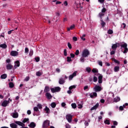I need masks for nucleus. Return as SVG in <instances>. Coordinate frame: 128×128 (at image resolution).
<instances>
[{
  "label": "nucleus",
  "mask_w": 128,
  "mask_h": 128,
  "mask_svg": "<svg viewBox=\"0 0 128 128\" xmlns=\"http://www.w3.org/2000/svg\"><path fill=\"white\" fill-rule=\"evenodd\" d=\"M120 46L121 48H124L123 53L126 54L128 52V44L124 42V44H122Z\"/></svg>",
  "instance_id": "obj_1"
},
{
  "label": "nucleus",
  "mask_w": 128,
  "mask_h": 128,
  "mask_svg": "<svg viewBox=\"0 0 128 128\" xmlns=\"http://www.w3.org/2000/svg\"><path fill=\"white\" fill-rule=\"evenodd\" d=\"M88 56H90V51H88V50H84L82 53V56L83 58H88Z\"/></svg>",
  "instance_id": "obj_2"
},
{
  "label": "nucleus",
  "mask_w": 128,
  "mask_h": 128,
  "mask_svg": "<svg viewBox=\"0 0 128 128\" xmlns=\"http://www.w3.org/2000/svg\"><path fill=\"white\" fill-rule=\"evenodd\" d=\"M60 88L58 86L50 88V90L52 94H54V92H60Z\"/></svg>",
  "instance_id": "obj_3"
},
{
  "label": "nucleus",
  "mask_w": 128,
  "mask_h": 128,
  "mask_svg": "<svg viewBox=\"0 0 128 128\" xmlns=\"http://www.w3.org/2000/svg\"><path fill=\"white\" fill-rule=\"evenodd\" d=\"M48 126H50V120H46L42 124V128H48Z\"/></svg>",
  "instance_id": "obj_4"
},
{
  "label": "nucleus",
  "mask_w": 128,
  "mask_h": 128,
  "mask_svg": "<svg viewBox=\"0 0 128 128\" xmlns=\"http://www.w3.org/2000/svg\"><path fill=\"white\" fill-rule=\"evenodd\" d=\"M94 90L96 92H100L102 88L100 86H96L94 88Z\"/></svg>",
  "instance_id": "obj_5"
},
{
  "label": "nucleus",
  "mask_w": 128,
  "mask_h": 128,
  "mask_svg": "<svg viewBox=\"0 0 128 128\" xmlns=\"http://www.w3.org/2000/svg\"><path fill=\"white\" fill-rule=\"evenodd\" d=\"M66 119L68 122L70 124L72 122V116L70 114H68L66 116Z\"/></svg>",
  "instance_id": "obj_6"
},
{
  "label": "nucleus",
  "mask_w": 128,
  "mask_h": 128,
  "mask_svg": "<svg viewBox=\"0 0 128 128\" xmlns=\"http://www.w3.org/2000/svg\"><path fill=\"white\" fill-rule=\"evenodd\" d=\"M15 124H16L20 126H25V124H24L23 122H21L20 121H15L14 122Z\"/></svg>",
  "instance_id": "obj_7"
},
{
  "label": "nucleus",
  "mask_w": 128,
  "mask_h": 128,
  "mask_svg": "<svg viewBox=\"0 0 128 128\" xmlns=\"http://www.w3.org/2000/svg\"><path fill=\"white\" fill-rule=\"evenodd\" d=\"M10 54L12 56H18V52L16 51H12Z\"/></svg>",
  "instance_id": "obj_8"
},
{
  "label": "nucleus",
  "mask_w": 128,
  "mask_h": 128,
  "mask_svg": "<svg viewBox=\"0 0 128 128\" xmlns=\"http://www.w3.org/2000/svg\"><path fill=\"white\" fill-rule=\"evenodd\" d=\"M45 96L48 100H52V96L50 92H46Z\"/></svg>",
  "instance_id": "obj_9"
},
{
  "label": "nucleus",
  "mask_w": 128,
  "mask_h": 128,
  "mask_svg": "<svg viewBox=\"0 0 128 128\" xmlns=\"http://www.w3.org/2000/svg\"><path fill=\"white\" fill-rule=\"evenodd\" d=\"M12 116L14 118H18V113L14 110V112L12 113Z\"/></svg>",
  "instance_id": "obj_10"
},
{
  "label": "nucleus",
  "mask_w": 128,
  "mask_h": 128,
  "mask_svg": "<svg viewBox=\"0 0 128 128\" xmlns=\"http://www.w3.org/2000/svg\"><path fill=\"white\" fill-rule=\"evenodd\" d=\"M8 104H10V101H7V100H4L2 104V106H4L6 107L8 106Z\"/></svg>",
  "instance_id": "obj_11"
},
{
  "label": "nucleus",
  "mask_w": 128,
  "mask_h": 128,
  "mask_svg": "<svg viewBox=\"0 0 128 128\" xmlns=\"http://www.w3.org/2000/svg\"><path fill=\"white\" fill-rule=\"evenodd\" d=\"M6 68L8 70H12V68H14V66H12V64H8L6 65Z\"/></svg>",
  "instance_id": "obj_12"
},
{
  "label": "nucleus",
  "mask_w": 128,
  "mask_h": 128,
  "mask_svg": "<svg viewBox=\"0 0 128 128\" xmlns=\"http://www.w3.org/2000/svg\"><path fill=\"white\" fill-rule=\"evenodd\" d=\"M36 126V123H34V122H31L28 125V126L31 128H34Z\"/></svg>",
  "instance_id": "obj_13"
},
{
  "label": "nucleus",
  "mask_w": 128,
  "mask_h": 128,
  "mask_svg": "<svg viewBox=\"0 0 128 128\" xmlns=\"http://www.w3.org/2000/svg\"><path fill=\"white\" fill-rule=\"evenodd\" d=\"M99 106H100V104H98V103H97L94 106L91 108L90 110H96V108H98Z\"/></svg>",
  "instance_id": "obj_14"
},
{
  "label": "nucleus",
  "mask_w": 128,
  "mask_h": 128,
  "mask_svg": "<svg viewBox=\"0 0 128 128\" xmlns=\"http://www.w3.org/2000/svg\"><path fill=\"white\" fill-rule=\"evenodd\" d=\"M10 126L12 128H18V125L14 123H12L10 124Z\"/></svg>",
  "instance_id": "obj_15"
},
{
  "label": "nucleus",
  "mask_w": 128,
  "mask_h": 128,
  "mask_svg": "<svg viewBox=\"0 0 128 128\" xmlns=\"http://www.w3.org/2000/svg\"><path fill=\"white\" fill-rule=\"evenodd\" d=\"M50 90V87L48 86H46L44 89V92H48Z\"/></svg>",
  "instance_id": "obj_16"
},
{
  "label": "nucleus",
  "mask_w": 128,
  "mask_h": 128,
  "mask_svg": "<svg viewBox=\"0 0 128 128\" xmlns=\"http://www.w3.org/2000/svg\"><path fill=\"white\" fill-rule=\"evenodd\" d=\"M92 94H90V98H94V96H95L96 98L98 96V94H96V92H94Z\"/></svg>",
  "instance_id": "obj_17"
},
{
  "label": "nucleus",
  "mask_w": 128,
  "mask_h": 128,
  "mask_svg": "<svg viewBox=\"0 0 128 128\" xmlns=\"http://www.w3.org/2000/svg\"><path fill=\"white\" fill-rule=\"evenodd\" d=\"M8 78V75L6 74H4L0 76V78L2 80H6Z\"/></svg>",
  "instance_id": "obj_18"
},
{
  "label": "nucleus",
  "mask_w": 128,
  "mask_h": 128,
  "mask_svg": "<svg viewBox=\"0 0 128 128\" xmlns=\"http://www.w3.org/2000/svg\"><path fill=\"white\" fill-rule=\"evenodd\" d=\"M120 100V98L118 96L114 98V102H118Z\"/></svg>",
  "instance_id": "obj_19"
},
{
  "label": "nucleus",
  "mask_w": 128,
  "mask_h": 128,
  "mask_svg": "<svg viewBox=\"0 0 128 128\" xmlns=\"http://www.w3.org/2000/svg\"><path fill=\"white\" fill-rule=\"evenodd\" d=\"M114 72H120V66H116L114 68Z\"/></svg>",
  "instance_id": "obj_20"
},
{
  "label": "nucleus",
  "mask_w": 128,
  "mask_h": 128,
  "mask_svg": "<svg viewBox=\"0 0 128 128\" xmlns=\"http://www.w3.org/2000/svg\"><path fill=\"white\" fill-rule=\"evenodd\" d=\"M60 84H64V82H66V81H64V79L62 78H60L59 80V82H58Z\"/></svg>",
  "instance_id": "obj_21"
},
{
  "label": "nucleus",
  "mask_w": 128,
  "mask_h": 128,
  "mask_svg": "<svg viewBox=\"0 0 128 128\" xmlns=\"http://www.w3.org/2000/svg\"><path fill=\"white\" fill-rule=\"evenodd\" d=\"M112 48L113 50H116V48H118V46H116V44H113L112 46Z\"/></svg>",
  "instance_id": "obj_22"
},
{
  "label": "nucleus",
  "mask_w": 128,
  "mask_h": 128,
  "mask_svg": "<svg viewBox=\"0 0 128 128\" xmlns=\"http://www.w3.org/2000/svg\"><path fill=\"white\" fill-rule=\"evenodd\" d=\"M74 26H75L74 24H73L71 26L70 28H67L68 32H70V30H74Z\"/></svg>",
  "instance_id": "obj_23"
},
{
  "label": "nucleus",
  "mask_w": 128,
  "mask_h": 128,
  "mask_svg": "<svg viewBox=\"0 0 128 128\" xmlns=\"http://www.w3.org/2000/svg\"><path fill=\"white\" fill-rule=\"evenodd\" d=\"M9 88H12L14 87V84L12 83V82H10L8 83Z\"/></svg>",
  "instance_id": "obj_24"
},
{
  "label": "nucleus",
  "mask_w": 128,
  "mask_h": 128,
  "mask_svg": "<svg viewBox=\"0 0 128 128\" xmlns=\"http://www.w3.org/2000/svg\"><path fill=\"white\" fill-rule=\"evenodd\" d=\"M100 24L102 26V28H104V26H106V22H104V20H102V19L100 20Z\"/></svg>",
  "instance_id": "obj_25"
},
{
  "label": "nucleus",
  "mask_w": 128,
  "mask_h": 128,
  "mask_svg": "<svg viewBox=\"0 0 128 128\" xmlns=\"http://www.w3.org/2000/svg\"><path fill=\"white\" fill-rule=\"evenodd\" d=\"M0 48H8V46L5 44H0Z\"/></svg>",
  "instance_id": "obj_26"
},
{
  "label": "nucleus",
  "mask_w": 128,
  "mask_h": 128,
  "mask_svg": "<svg viewBox=\"0 0 128 128\" xmlns=\"http://www.w3.org/2000/svg\"><path fill=\"white\" fill-rule=\"evenodd\" d=\"M50 106L52 108H56V102H53L51 103Z\"/></svg>",
  "instance_id": "obj_27"
},
{
  "label": "nucleus",
  "mask_w": 128,
  "mask_h": 128,
  "mask_svg": "<svg viewBox=\"0 0 128 128\" xmlns=\"http://www.w3.org/2000/svg\"><path fill=\"white\" fill-rule=\"evenodd\" d=\"M112 60L113 62H115L116 64H120V62H119L118 60H116V58H112Z\"/></svg>",
  "instance_id": "obj_28"
},
{
  "label": "nucleus",
  "mask_w": 128,
  "mask_h": 128,
  "mask_svg": "<svg viewBox=\"0 0 128 128\" xmlns=\"http://www.w3.org/2000/svg\"><path fill=\"white\" fill-rule=\"evenodd\" d=\"M76 88V85L71 86L69 87V90H74V88Z\"/></svg>",
  "instance_id": "obj_29"
},
{
  "label": "nucleus",
  "mask_w": 128,
  "mask_h": 128,
  "mask_svg": "<svg viewBox=\"0 0 128 128\" xmlns=\"http://www.w3.org/2000/svg\"><path fill=\"white\" fill-rule=\"evenodd\" d=\"M28 120H30L28 118H24L22 120V122H23V124H26V122H28Z\"/></svg>",
  "instance_id": "obj_30"
},
{
  "label": "nucleus",
  "mask_w": 128,
  "mask_h": 128,
  "mask_svg": "<svg viewBox=\"0 0 128 128\" xmlns=\"http://www.w3.org/2000/svg\"><path fill=\"white\" fill-rule=\"evenodd\" d=\"M45 112H46V114H48L50 112V108H48L46 106L44 109Z\"/></svg>",
  "instance_id": "obj_31"
},
{
  "label": "nucleus",
  "mask_w": 128,
  "mask_h": 128,
  "mask_svg": "<svg viewBox=\"0 0 128 128\" xmlns=\"http://www.w3.org/2000/svg\"><path fill=\"white\" fill-rule=\"evenodd\" d=\"M92 72H94V74H96V73L98 72V70L96 68H94L92 70Z\"/></svg>",
  "instance_id": "obj_32"
},
{
  "label": "nucleus",
  "mask_w": 128,
  "mask_h": 128,
  "mask_svg": "<svg viewBox=\"0 0 128 128\" xmlns=\"http://www.w3.org/2000/svg\"><path fill=\"white\" fill-rule=\"evenodd\" d=\"M68 46L70 50H72V44L70 42L68 43Z\"/></svg>",
  "instance_id": "obj_33"
},
{
  "label": "nucleus",
  "mask_w": 128,
  "mask_h": 128,
  "mask_svg": "<svg viewBox=\"0 0 128 128\" xmlns=\"http://www.w3.org/2000/svg\"><path fill=\"white\" fill-rule=\"evenodd\" d=\"M108 34H114V31L112 30H109L108 31Z\"/></svg>",
  "instance_id": "obj_34"
},
{
  "label": "nucleus",
  "mask_w": 128,
  "mask_h": 128,
  "mask_svg": "<svg viewBox=\"0 0 128 128\" xmlns=\"http://www.w3.org/2000/svg\"><path fill=\"white\" fill-rule=\"evenodd\" d=\"M71 106L72 108H76V103H72Z\"/></svg>",
  "instance_id": "obj_35"
},
{
  "label": "nucleus",
  "mask_w": 128,
  "mask_h": 128,
  "mask_svg": "<svg viewBox=\"0 0 128 128\" xmlns=\"http://www.w3.org/2000/svg\"><path fill=\"white\" fill-rule=\"evenodd\" d=\"M104 123L106 124H110V120H106L104 122Z\"/></svg>",
  "instance_id": "obj_36"
},
{
  "label": "nucleus",
  "mask_w": 128,
  "mask_h": 128,
  "mask_svg": "<svg viewBox=\"0 0 128 128\" xmlns=\"http://www.w3.org/2000/svg\"><path fill=\"white\" fill-rule=\"evenodd\" d=\"M104 16V14L102 12L99 14V16L100 17L101 20H102V16Z\"/></svg>",
  "instance_id": "obj_37"
},
{
  "label": "nucleus",
  "mask_w": 128,
  "mask_h": 128,
  "mask_svg": "<svg viewBox=\"0 0 128 128\" xmlns=\"http://www.w3.org/2000/svg\"><path fill=\"white\" fill-rule=\"evenodd\" d=\"M15 64H16V66L18 67L20 66V61L16 60L15 62Z\"/></svg>",
  "instance_id": "obj_38"
},
{
  "label": "nucleus",
  "mask_w": 128,
  "mask_h": 128,
  "mask_svg": "<svg viewBox=\"0 0 128 128\" xmlns=\"http://www.w3.org/2000/svg\"><path fill=\"white\" fill-rule=\"evenodd\" d=\"M67 58V62H72V58H70V56H68L67 58Z\"/></svg>",
  "instance_id": "obj_39"
},
{
  "label": "nucleus",
  "mask_w": 128,
  "mask_h": 128,
  "mask_svg": "<svg viewBox=\"0 0 128 128\" xmlns=\"http://www.w3.org/2000/svg\"><path fill=\"white\" fill-rule=\"evenodd\" d=\"M34 54V50H30L29 54L30 56H32Z\"/></svg>",
  "instance_id": "obj_40"
},
{
  "label": "nucleus",
  "mask_w": 128,
  "mask_h": 128,
  "mask_svg": "<svg viewBox=\"0 0 128 128\" xmlns=\"http://www.w3.org/2000/svg\"><path fill=\"white\" fill-rule=\"evenodd\" d=\"M42 72H36V76H42Z\"/></svg>",
  "instance_id": "obj_41"
},
{
  "label": "nucleus",
  "mask_w": 128,
  "mask_h": 128,
  "mask_svg": "<svg viewBox=\"0 0 128 128\" xmlns=\"http://www.w3.org/2000/svg\"><path fill=\"white\" fill-rule=\"evenodd\" d=\"M86 70L88 72L90 73V72H92V68H86Z\"/></svg>",
  "instance_id": "obj_42"
},
{
  "label": "nucleus",
  "mask_w": 128,
  "mask_h": 128,
  "mask_svg": "<svg viewBox=\"0 0 128 128\" xmlns=\"http://www.w3.org/2000/svg\"><path fill=\"white\" fill-rule=\"evenodd\" d=\"M93 80H94V82H98V78H96V76H94V77Z\"/></svg>",
  "instance_id": "obj_43"
},
{
  "label": "nucleus",
  "mask_w": 128,
  "mask_h": 128,
  "mask_svg": "<svg viewBox=\"0 0 128 128\" xmlns=\"http://www.w3.org/2000/svg\"><path fill=\"white\" fill-rule=\"evenodd\" d=\"M79 7L80 8H82V4L80 3L78 6V4H76V8H78Z\"/></svg>",
  "instance_id": "obj_44"
},
{
  "label": "nucleus",
  "mask_w": 128,
  "mask_h": 128,
  "mask_svg": "<svg viewBox=\"0 0 128 128\" xmlns=\"http://www.w3.org/2000/svg\"><path fill=\"white\" fill-rule=\"evenodd\" d=\"M34 60L36 62H40V57H36L34 58Z\"/></svg>",
  "instance_id": "obj_45"
},
{
  "label": "nucleus",
  "mask_w": 128,
  "mask_h": 128,
  "mask_svg": "<svg viewBox=\"0 0 128 128\" xmlns=\"http://www.w3.org/2000/svg\"><path fill=\"white\" fill-rule=\"evenodd\" d=\"M37 106L38 108H40V110L42 108V106L41 105V104H38Z\"/></svg>",
  "instance_id": "obj_46"
},
{
  "label": "nucleus",
  "mask_w": 128,
  "mask_h": 128,
  "mask_svg": "<svg viewBox=\"0 0 128 128\" xmlns=\"http://www.w3.org/2000/svg\"><path fill=\"white\" fill-rule=\"evenodd\" d=\"M34 112H38V108L35 106L34 108Z\"/></svg>",
  "instance_id": "obj_47"
},
{
  "label": "nucleus",
  "mask_w": 128,
  "mask_h": 128,
  "mask_svg": "<svg viewBox=\"0 0 128 128\" xmlns=\"http://www.w3.org/2000/svg\"><path fill=\"white\" fill-rule=\"evenodd\" d=\"M116 54V50H113L111 51L110 52V54L111 56H112L113 54Z\"/></svg>",
  "instance_id": "obj_48"
},
{
  "label": "nucleus",
  "mask_w": 128,
  "mask_h": 128,
  "mask_svg": "<svg viewBox=\"0 0 128 128\" xmlns=\"http://www.w3.org/2000/svg\"><path fill=\"white\" fill-rule=\"evenodd\" d=\"M75 54L76 56H78V54H80V50H78L76 51Z\"/></svg>",
  "instance_id": "obj_49"
},
{
  "label": "nucleus",
  "mask_w": 128,
  "mask_h": 128,
  "mask_svg": "<svg viewBox=\"0 0 128 128\" xmlns=\"http://www.w3.org/2000/svg\"><path fill=\"white\" fill-rule=\"evenodd\" d=\"M80 60L82 62H84V57H82Z\"/></svg>",
  "instance_id": "obj_50"
},
{
  "label": "nucleus",
  "mask_w": 128,
  "mask_h": 128,
  "mask_svg": "<svg viewBox=\"0 0 128 128\" xmlns=\"http://www.w3.org/2000/svg\"><path fill=\"white\" fill-rule=\"evenodd\" d=\"M64 56H68V53L66 52V49L64 50Z\"/></svg>",
  "instance_id": "obj_51"
},
{
  "label": "nucleus",
  "mask_w": 128,
  "mask_h": 128,
  "mask_svg": "<svg viewBox=\"0 0 128 128\" xmlns=\"http://www.w3.org/2000/svg\"><path fill=\"white\" fill-rule=\"evenodd\" d=\"M74 78V76H72V74H71V75H70V76H69L68 78H69V80H72V78Z\"/></svg>",
  "instance_id": "obj_52"
},
{
  "label": "nucleus",
  "mask_w": 128,
  "mask_h": 128,
  "mask_svg": "<svg viewBox=\"0 0 128 128\" xmlns=\"http://www.w3.org/2000/svg\"><path fill=\"white\" fill-rule=\"evenodd\" d=\"M106 12V9L105 8H104L102 10V12L104 13Z\"/></svg>",
  "instance_id": "obj_53"
},
{
  "label": "nucleus",
  "mask_w": 128,
  "mask_h": 128,
  "mask_svg": "<svg viewBox=\"0 0 128 128\" xmlns=\"http://www.w3.org/2000/svg\"><path fill=\"white\" fill-rule=\"evenodd\" d=\"M30 50H28V48H25V54H28Z\"/></svg>",
  "instance_id": "obj_54"
},
{
  "label": "nucleus",
  "mask_w": 128,
  "mask_h": 128,
  "mask_svg": "<svg viewBox=\"0 0 128 128\" xmlns=\"http://www.w3.org/2000/svg\"><path fill=\"white\" fill-rule=\"evenodd\" d=\"M25 82H28L30 80V76H27L24 79Z\"/></svg>",
  "instance_id": "obj_55"
},
{
  "label": "nucleus",
  "mask_w": 128,
  "mask_h": 128,
  "mask_svg": "<svg viewBox=\"0 0 128 128\" xmlns=\"http://www.w3.org/2000/svg\"><path fill=\"white\" fill-rule=\"evenodd\" d=\"M70 57L72 58H74V56H76V55H74V54H72V53H71L70 54Z\"/></svg>",
  "instance_id": "obj_56"
},
{
  "label": "nucleus",
  "mask_w": 128,
  "mask_h": 128,
  "mask_svg": "<svg viewBox=\"0 0 128 128\" xmlns=\"http://www.w3.org/2000/svg\"><path fill=\"white\" fill-rule=\"evenodd\" d=\"M65 126H66V128H70V126L68 124H66Z\"/></svg>",
  "instance_id": "obj_57"
},
{
  "label": "nucleus",
  "mask_w": 128,
  "mask_h": 128,
  "mask_svg": "<svg viewBox=\"0 0 128 128\" xmlns=\"http://www.w3.org/2000/svg\"><path fill=\"white\" fill-rule=\"evenodd\" d=\"M72 40H74V42H76L78 40V38H76V36H74L72 38Z\"/></svg>",
  "instance_id": "obj_58"
},
{
  "label": "nucleus",
  "mask_w": 128,
  "mask_h": 128,
  "mask_svg": "<svg viewBox=\"0 0 128 128\" xmlns=\"http://www.w3.org/2000/svg\"><path fill=\"white\" fill-rule=\"evenodd\" d=\"M122 28H126V24L124 23H123L122 24V26H121Z\"/></svg>",
  "instance_id": "obj_59"
},
{
  "label": "nucleus",
  "mask_w": 128,
  "mask_h": 128,
  "mask_svg": "<svg viewBox=\"0 0 128 128\" xmlns=\"http://www.w3.org/2000/svg\"><path fill=\"white\" fill-rule=\"evenodd\" d=\"M123 107V108H125L126 106H128V103H126L125 104H124L123 105V106H122Z\"/></svg>",
  "instance_id": "obj_60"
},
{
  "label": "nucleus",
  "mask_w": 128,
  "mask_h": 128,
  "mask_svg": "<svg viewBox=\"0 0 128 128\" xmlns=\"http://www.w3.org/2000/svg\"><path fill=\"white\" fill-rule=\"evenodd\" d=\"M98 80H102V75L99 76L98 77Z\"/></svg>",
  "instance_id": "obj_61"
},
{
  "label": "nucleus",
  "mask_w": 128,
  "mask_h": 128,
  "mask_svg": "<svg viewBox=\"0 0 128 128\" xmlns=\"http://www.w3.org/2000/svg\"><path fill=\"white\" fill-rule=\"evenodd\" d=\"M78 108H82V105L79 104L78 106Z\"/></svg>",
  "instance_id": "obj_62"
},
{
  "label": "nucleus",
  "mask_w": 128,
  "mask_h": 128,
  "mask_svg": "<svg viewBox=\"0 0 128 128\" xmlns=\"http://www.w3.org/2000/svg\"><path fill=\"white\" fill-rule=\"evenodd\" d=\"M113 124L114 126H118V122L116 121H114Z\"/></svg>",
  "instance_id": "obj_63"
},
{
  "label": "nucleus",
  "mask_w": 128,
  "mask_h": 128,
  "mask_svg": "<svg viewBox=\"0 0 128 128\" xmlns=\"http://www.w3.org/2000/svg\"><path fill=\"white\" fill-rule=\"evenodd\" d=\"M72 75L73 76H76V72H74L72 73Z\"/></svg>",
  "instance_id": "obj_64"
}]
</instances>
